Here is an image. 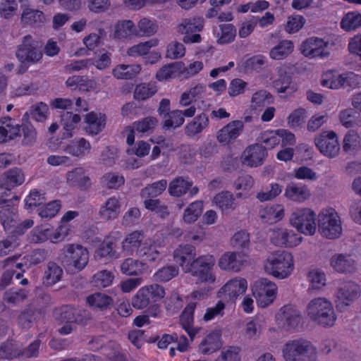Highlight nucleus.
I'll use <instances>...</instances> for the list:
<instances>
[{
	"mask_svg": "<svg viewBox=\"0 0 361 361\" xmlns=\"http://www.w3.org/2000/svg\"><path fill=\"white\" fill-rule=\"evenodd\" d=\"M306 312L311 321L324 328L333 327L337 320L333 303L324 297L312 299L307 305Z\"/></svg>",
	"mask_w": 361,
	"mask_h": 361,
	"instance_id": "1",
	"label": "nucleus"
},
{
	"mask_svg": "<svg viewBox=\"0 0 361 361\" xmlns=\"http://www.w3.org/2000/svg\"><path fill=\"white\" fill-rule=\"evenodd\" d=\"M265 272L279 279L288 278L294 270L292 255L285 250L271 253L264 262Z\"/></svg>",
	"mask_w": 361,
	"mask_h": 361,
	"instance_id": "2",
	"label": "nucleus"
},
{
	"mask_svg": "<svg viewBox=\"0 0 361 361\" xmlns=\"http://www.w3.org/2000/svg\"><path fill=\"white\" fill-rule=\"evenodd\" d=\"M55 319L64 325L59 329L61 335H68L76 329V324H85L91 319L90 313L82 309L63 306L54 311Z\"/></svg>",
	"mask_w": 361,
	"mask_h": 361,
	"instance_id": "3",
	"label": "nucleus"
},
{
	"mask_svg": "<svg viewBox=\"0 0 361 361\" xmlns=\"http://www.w3.org/2000/svg\"><path fill=\"white\" fill-rule=\"evenodd\" d=\"M282 353L285 361H312L316 357L317 348L310 341L298 338L288 341Z\"/></svg>",
	"mask_w": 361,
	"mask_h": 361,
	"instance_id": "4",
	"label": "nucleus"
},
{
	"mask_svg": "<svg viewBox=\"0 0 361 361\" xmlns=\"http://www.w3.org/2000/svg\"><path fill=\"white\" fill-rule=\"evenodd\" d=\"M318 231L328 239L338 238L342 234L341 219L332 208L322 210L318 214Z\"/></svg>",
	"mask_w": 361,
	"mask_h": 361,
	"instance_id": "5",
	"label": "nucleus"
},
{
	"mask_svg": "<svg viewBox=\"0 0 361 361\" xmlns=\"http://www.w3.org/2000/svg\"><path fill=\"white\" fill-rule=\"evenodd\" d=\"M16 56L21 63L30 66L39 63L43 53L38 42L30 35H27L18 46Z\"/></svg>",
	"mask_w": 361,
	"mask_h": 361,
	"instance_id": "6",
	"label": "nucleus"
},
{
	"mask_svg": "<svg viewBox=\"0 0 361 361\" xmlns=\"http://www.w3.org/2000/svg\"><path fill=\"white\" fill-rule=\"evenodd\" d=\"M61 260L67 266H72L81 271L87 264L89 252L87 250L79 244L71 243L66 245L61 250Z\"/></svg>",
	"mask_w": 361,
	"mask_h": 361,
	"instance_id": "7",
	"label": "nucleus"
},
{
	"mask_svg": "<svg viewBox=\"0 0 361 361\" xmlns=\"http://www.w3.org/2000/svg\"><path fill=\"white\" fill-rule=\"evenodd\" d=\"M316 214L309 208L297 209L290 216V225L298 231L308 235L316 233Z\"/></svg>",
	"mask_w": 361,
	"mask_h": 361,
	"instance_id": "8",
	"label": "nucleus"
},
{
	"mask_svg": "<svg viewBox=\"0 0 361 361\" xmlns=\"http://www.w3.org/2000/svg\"><path fill=\"white\" fill-rule=\"evenodd\" d=\"M215 262L213 255H202L195 259L185 272L190 273L192 276H196L201 282L214 283L216 276L212 273V269Z\"/></svg>",
	"mask_w": 361,
	"mask_h": 361,
	"instance_id": "9",
	"label": "nucleus"
},
{
	"mask_svg": "<svg viewBox=\"0 0 361 361\" xmlns=\"http://www.w3.org/2000/svg\"><path fill=\"white\" fill-rule=\"evenodd\" d=\"M204 27V19L200 17L183 18L176 27L177 32L183 35V42L185 44L199 43L202 40L198 33Z\"/></svg>",
	"mask_w": 361,
	"mask_h": 361,
	"instance_id": "10",
	"label": "nucleus"
},
{
	"mask_svg": "<svg viewBox=\"0 0 361 361\" xmlns=\"http://www.w3.org/2000/svg\"><path fill=\"white\" fill-rule=\"evenodd\" d=\"M360 295L358 284L352 281H344L339 283L334 294L336 307L344 310L350 306Z\"/></svg>",
	"mask_w": 361,
	"mask_h": 361,
	"instance_id": "11",
	"label": "nucleus"
},
{
	"mask_svg": "<svg viewBox=\"0 0 361 361\" xmlns=\"http://www.w3.org/2000/svg\"><path fill=\"white\" fill-rule=\"evenodd\" d=\"M252 290L257 304L262 307H265L275 299L277 286L269 279L261 278L254 283Z\"/></svg>",
	"mask_w": 361,
	"mask_h": 361,
	"instance_id": "12",
	"label": "nucleus"
},
{
	"mask_svg": "<svg viewBox=\"0 0 361 361\" xmlns=\"http://www.w3.org/2000/svg\"><path fill=\"white\" fill-rule=\"evenodd\" d=\"M314 143L319 152L329 158H335L340 152L338 137L334 131L321 133L315 137Z\"/></svg>",
	"mask_w": 361,
	"mask_h": 361,
	"instance_id": "13",
	"label": "nucleus"
},
{
	"mask_svg": "<svg viewBox=\"0 0 361 361\" xmlns=\"http://www.w3.org/2000/svg\"><path fill=\"white\" fill-rule=\"evenodd\" d=\"M329 42L318 37H310L302 42L301 53L309 58H326L329 56Z\"/></svg>",
	"mask_w": 361,
	"mask_h": 361,
	"instance_id": "14",
	"label": "nucleus"
},
{
	"mask_svg": "<svg viewBox=\"0 0 361 361\" xmlns=\"http://www.w3.org/2000/svg\"><path fill=\"white\" fill-rule=\"evenodd\" d=\"M248 264V255L243 252H226L219 258L218 266L221 270L238 272Z\"/></svg>",
	"mask_w": 361,
	"mask_h": 361,
	"instance_id": "15",
	"label": "nucleus"
},
{
	"mask_svg": "<svg viewBox=\"0 0 361 361\" xmlns=\"http://www.w3.org/2000/svg\"><path fill=\"white\" fill-rule=\"evenodd\" d=\"M276 318L281 327L286 331L298 329L302 325L303 318L300 312L290 306L283 307Z\"/></svg>",
	"mask_w": 361,
	"mask_h": 361,
	"instance_id": "16",
	"label": "nucleus"
},
{
	"mask_svg": "<svg viewBox=\"0 0 361 361\" xmlns=\"http://www.w3.org/2000/svg\"><path fill=\"white\" fill-rule=\"evenodd\" d=\"M302 236L293 230L285 228L274 229L271 232V241L277 246L295 247L302 242Z\"/></svg>",
	"mask_w": 361,
	"mask_h": 361,
	"instance_id": "17",
	"label": "nucleus"
},
{
	"mask_svg": "<svg viewBox=\"0 0 361 361\" xmlns=\"http://www.w3.org/2000/svg\"><path fill=\"white\" fill-rule=\"evenodd\" d=\"M66 179L70 186L80 190H87L92 186L89 171L82 166H78L68 171L66 174Z\"/></svg>",
	"mask_w": 361,
	"mask_h": 361,
	"instance_id": "18",
	"label": "nucleus"
},
{
	"mask_svg": "<svg viewBox=\"0 0 361 361\" xmlns=\"http://www.w3.org/2000/svg\"><path fill=\"white\" fill-rule=\"evenodd\" d=\"M20 124L10 116H4L0 118V144L10 140L20 138Z\"/></svg>",
	"mask_w": 361,
	"mask_h": 361,
	"instance_id": "19",
	"label": "nucleus"
},
{
	"mask_svg": "<svg viewBox=\"0 0 361 361\" xmlns=\"http://www.w3.org/2000/svg\"><path fill=\"white\" fill-rule=\"evenodd\" d=\"M247 287V281L240 277H235L228 281L219 291V296L228 300H234L245 292Z\"/></svg>",
	"mask_w": 361,
	"mask_h": 361,
	"instance_id": "20",
	"label": "nucleus"
},
{
	"mask_svg": "<svg viewBox=\"0 0 361 361\" xmlns=\"http://www.w3.org/2000/svg\"><path fill=\"white\" fill-rule=\"evenodd\" d=\"M266 156L264 147L258 144L250 145L243 153V163L250 167H257L263 164Z\"/></svg>",
	"mask_w": 361,
	"mask_h": 361,
	"instance_id": "21",
	"label": "nucleus"
},
{
	"mask_svg": "<svg viewBox=\"0 0 361 361\" xmlns=\"http://www.w3.org/2000/svg\"><path fill=\"white\" fill-rule=\"evenodd\" d=\"M244 123L242 121H233L219 130L216 138L220 143L228 144L242 133Z\"/></svg>",
	"mask_w": 361,
	"mask_h": 361,
	"instance_id": "22",
	"label": "nucleus"
},
{
	"mask_svg": "<svg viewBox=\"0 0 361 361\" xmlns=\"http://www.w3.org/2000/svg\"><path fill=\"white\" fill-rule=\"evenodd\" d=\"M333 269L341 274L353 273L357 269L355 261L349 255L335 254L330 259Z\"/></svg>",
	"mask_w": 361,
	"mask_h": 361,
	"instance_id": "23",
	"label": "nucleus"
},
{
	"mask_svg": "<svg viewBox=\"0 0 361 361\" xmlns=\"http://www.w3.org/2000/svg\"><path fill=\"white\" fill-rule=\"evenodd\" d=\"M195 248L190 245H180L173 252V259L185 272L195 260Z\"/></svg>",
	"mask_w": 361,
	"mask_h": 361,
	"instance_id": "24",
	"label": "nucleus"
},
{
	"mask_svg": "<svg viewBox=\"0 0 361 361\" xmlns=\"http://www.w3.org/2000/svg\"><path fill=\"white\" fill-rule=\"evenodd\" d=\"M196 307V302H190L185 307L180 314V322L182 328L188 333L190 340L192 341L195 335L199 332L200 329L193 326L194 311Z\"/></svg>",
	"mask_w": 361,
	"mask_h": 361,
	"instance_id": "25",
	"label": "nucleus"
},
{
	"mask_svg": "<svg viewBox=\"0 0 361 361\" xmlns=\"http://www.w3.org/2000/svg\"><path fill=\"white\" fill-rule=\"evenodd\" d=\"M311 195L310 189L302 183H290L285 189L284 196L290 201L303 202Z\"/></svg>",
	"mask_w": 361,
	"mask_h": 361,
	"instance_id": "26",
	"label": "nucleus"
},
{
	"mask_svg": "<svg viewBox=\"0 0 361 361\" xmlns=\"http://www.w3.org/2000/svg\"><path fill=\"white\" fill-rule=\"evenodd\" d=\"M106 121L105 114L91 111L85 115V131L92 135L99 134L104 128Z\"/></svg>",
	"mask_w": 361,
	"mask_h": 361,
	"instance_id": "27",
	"label": "nucleus"
},
{
	"mask_svg": "<svg viewBox=\"0 0 361 361\" xmlns=\"http://www.w3.org/2000/svg\"><path fill=\"white\" fill-rule=\"evenodd\" d=\"M90 142L83 137L73 140L63 148L65 152L77 158L85 157L90 153Z\"/></svg>",
	"mask_w": 361,
	"mask_h": 361,
	"instance_id": "28",
	"label": "nucleus"
},
{
	"mask_svg": "<svg viewBox=\"0 0 361 361\" xmlns=\"http://www.w3.org/2000/svg\"><path fill=\"white\" fill-rule=\"evenodd\" d=\"M121 212V204L118 199L111 197L101 206L99 211V216L104 221H110L116 219Z\"/></svg>",
	"mask_w": 361,
	"mask_h": 361,
	"instance_id": "29",
	"label": "nucleus"
},
{
	"mask_svg": "<svg viewBox=\"0 0 361 361\" xmlns=\"http://www.w3.org/2000/svg\"><path fill=\"white\" fill-rule=\"evenodd\" d=\"M86 302L94 310L104 311L113 306L114 300L104 293L95 292L87 296Z\"/></svg>",
	"mask_w": 361,
	"mask_h": 361,
	"instance_id": "30",
	"label": "nucleus"
},
{
	"mask_svg": "<svg viewBox=\"0 0 361 361\" xmlns=\"http://www.w3.org/2000/svg\"><path fill=\"white\" fill-rule=\"evenodd\" d=\"M161 247L160 244H158L150 238H147L142 243L137 255L144 260L154 262L159 258V249Z\"/></svg>",
	"mask_w": 361,
	"mask_h": 361,
	"instance_id": "31",
	"label": "nucleus"
},
{
	"mask_svg": "<svg viewBox=\"0 0 361 361\" xmlns=\"http://www.w3.org/2000/svg\"><path fill=\"white\" fill-rule=\"evenodd\" d=\"M213 202L224 213L231 212L237 206L233 194L228 191L216 194L213 199Z\"/></svg>",
	"mask_w": 361,
	"mask_h": 361,
	"instance_id": "32",
	"label": "nucleus"
},
{
	"mask_svg": "<svg viewBox=\"0 0 361 361\" xmlns=\"http://www.w3.org/2000/svg\"><path fill=\"white\" fill-rule=\"evenodd\" d=\"M147 266L138 259H126L121 264V271L128 276H138L147 271Z\"/></svg>",
	"mask_w": 361,
	"mask_h": 361,
	"instance_id": "33",
	"label": "nucleus"
},
{
	"mask_svg": "<svg viewBox=\"0 0 361 361\" xmlns=\"http://www.w3.org/2000/svg\"><path fill=\"white\" fill-rule=\"evenodd\" d=\"M25 181V175L19 168H13L4 173L1 183L12 190L13 188L22 185Z\"/></svg>",
	"mask_w": 361,
	"mask_h": 361,
	"instance_id": "34",
	"label": "nucleus"
},
{
	"mask_svg": "<svg viewBox=\"0 0 361 361\" xmlns=\"http://www.w3.org/2000/svg\"><path fill=\"white\" fill-rule=\"evenodd\" d=\"M20 145L25 147L34 146L37 141V131L31 123L20 124Z\"/></svg>",
	"mask_w": 361,
	"mask_h": 361,
	"instance_id": "35",
	"label": "nucleus"
},
{
	"mask_svg": "<svg viewBox=\"0 0 361 361\" xmlns=\"http://www.w3.org/2000/svg\"><path fill=\"white\" fill-rule=\"evenodd\" d=\"M221 348L220 334L212 332L200 343L199 352L203 355L212 354Z\"/></svg>",
	"mask_w": 361,
	"mask_h": 361,
	"instance_id": "36",
	"label": "nucleus"
},
{
	"mask_svg": "<svg viewBox=\"0 0 361 361\" xmlns=\"http://www.w3.org/2000/svg\"><path fill=\"white\" fill-rule=\"evenodd\" d=\"M63 275V269L56 263L48 262L43 276V283L51 286L58 283Z\"/></svg>",
	"mask_w": 361,
	"mask_h": 361,
	"instance_id": "37",
	"label": "nucleus"
},
{
	"mask_svg": "<svg viewBox=\"0 0 361 361\" xmlns=\"http://www.w3.org/2000/svg\"><path fill=\"white\" fill-rule=\"evenodd\" d=\"M192 185V181L189 180L188 178H184L182 176H179L175 178L170 182L168 191L171 196L178 197L185 195Z\"/></svg>",
	"mask_w": 361,
	"mask_h": 361,
	"instance_id": "38",
	"label": "nucleus"
},
{
	"mask_svg": "<svg viewBox=\"0 0 361 361\" xmlns=\"http://www.w3.org/2000/svg\"><path fill=\"white\" fill-rule=\"evenodd\" d=\"M167 181L166 180L161 179L156 181L152 184L147 185L146 187L140 190V195L147 200V199H154L159 196L166 189Z\"/></svg>",
	"mask_w": 361,
	"mask_h": 361,
	"instance_id": "39",
	"label": "nucleus"
},
{
	"mask_svg": "<svg viewBox=\"0 0 361 361\" xmlns=\"http://www.w3.org/2000/svg\"><path fill=\"white\" fill-rule=\"evenodd\" d=\"M144 234L140 231H134L126 236L123 240V249L129 253H138L142 243L144 242Z\"/></svg>",
	"mask_w": 361,
	"mask_h": 361,
	"instance_id": "40",
	"label": "nucleus"
},
{
	"mask_svg": "<svg viewBox=\"0 0 361 361\" xmlns=\"http://www.w3.org/2000/svg\"><path fill=\"white\" fill-rule=\"evenodd\" d=\"M274 89L279 93L287 92L290 94L297 90V87L292 82V78L286 72H281L277 79L273 82Z\"/></svg>",
	"mask_w": 361,
	"mask_h": 361,
	"instance_id": "41",
	"label": "nucleus"
},
{
	"mask_svg": "<svg viewBox=\"0 0 361 361\" xmlns=\"http://www.w3.org/2000/svg\"><path fill=\"white\" fill-rule=\"evenodd\" d=\"M141 71L139 64H121L114 68L112 73L115 78L120 80H129L135 77Z\"/></svg>",
	"mask_w": 361,
	"mask_h": 361,
	"instance_id": "42",
	"label": "nucleus"
},
{
	"mask_svg": "<svg viewBox=\"0 0 361 361\" xmlns=\"http://www.w3.org/2000/svg\"><path fill=\"white\" fill-rule=\"evenodd\" d=\"M209 124V118L206 114H202L196 116L185 128V133L188 137H193L201 133Z\"/></svg>",
	"mask_w": 361,
	"mask_h": 361,
	"instance_id": "43",
	"label": "nucleus"
},
{
	"mask_svg": "<svg viewBox=\"0 0 361 361\" xmlns=\"http://www.w3.org/2000/svg\"><path fill=\"white\" fill-rule=\"evenodd\" d=\"M294 45L290 40H281L269 51L272 59L281 60L286 58L293 51Z\"/></svg>",
	"mask_w": 361,
	"mask_h": 361,
	"instance_id": "44",
	"label": "nucleus"
},
{
	"mask_svg": "<svg viewBox=\"0 0 361 361\" xmlns=\"http://www.w3.org/2000/svg\"><path fill=\"white\" fill-rule=\"evenodd\" d=\"M182 68L183 64L180 62L165 65L157 72L156 78L159 81L174 78L182 72Z\"/></svg>",
	"mask_w": 361,
	"mask_h": 361,
	"instance_id": "45",
	"label": "nucleus"
},
{
	"mask_svg": "<svg viewBox=\"0 0 361 361\" xmlns=\"http://www.w3.org/2000/svg\"><path fill=\"white\" fill-rule=\"evenodd\" d=\"M18 219V211L14 207H3L0 210V223L2 224L6 231L15 227L17 224Z\"/></svg>",
	"mask_w": 361,
	"mask_h": 361,
	"instance_id": "46",
	"label": "nucleus"
},
{
	"mask_svg": "<svg viewBox=\"0 0 361 361\" xmlns=\"http://www.w3.org/2000/svg\"><path fill=\"white\" fill-rule=\"evenodd\" d=\"M343 75V73L339 74L332 71H326L322 76L321 85L330 89L344 87Z\"/></svg>",
	"mask_w": 361,
	"mask_h": 361,
	"instance_id": "47",
	"label": "nucleus"
},
{
	"mask_svg": "<svg viewBox=\"0 0 361 361\" xmlns=\"http://www.w3.org/2000/svg\"><path fill=\"white\" fill-rule=\"evenodd\" d=\"M22 21L33 27H40L45 22V16L42 11L26 8L21 17Z\"/></svg>",
	"mask_w": 361,
	"mask_h": 361,
	"instance_id": "48",
	"label": "nucleus"
},
{
	"mask_svg": "<svg viewBox=\"0 0 361 361\" xmlns=\"http://www.w3.org/2000/svg\"><path fill=\"white\" fill-rule=\"evenodd\" d=\"M343 142V151L348 154L356 152L361 148V138L354 130H350L345 134Z\"/></svg>",
	"mask_w": 361,
	"mask_h": 361,
	"instance_id": "49",
	"label": "nucleus"
},
{
	"mask_svg": "<svg viewBox=\"0 0 361 361\" xmlns=\"http://www.w3.org/2000/svg\"><path fill=\"white\" fill-rule=\"evenodd\" d=\"M283 216L284 210L280 204L267 207L261 212V217L269 224L276 223L281 220Z\"/></svg>",
	"mask_w": 361,
	"mask_h": 361,
	"instance_id": "50",
	"label": "nucleus"
},
{
	"mask_svg": "<svg viewBox=\"0 0 361 361\" xmlns=\"http://www.w3.org/2000/svg\"><path fill=\"white\" fill-rule=\"evenodd\" d=\"M114 279V274L108 270H102L97 271L93 275L91 283L94 286L102 288H106L112 284Z\"/></svg>",
	"mask_w": 361,
	"mask_h": 361,
	"instance_id": "51",
	"label": "nucleus"
},
{
	"mask_svg": "<svg viewBox=\"0 0 361 361\" xmlns=\"http://www.w3.org/2000/svg\"><path fill=\"white\" fill-rule=\"evenodd\" d=\"M51 226L49 225H41L34 228L30 234V240L34 243L45 242L50 238Z\"/></svg>",
	"mask_w": 361,
	"mask_h": 361,
	"instance_id": "52",
	"label": "nucleus"
},
{
	"mask_svg": "<svg viewBox=\"0 0 361 361\" xmlns=\"http://www.w3.org/2000/svg\"><path fill=\"white\" fill-rule=\"evenodd\" d=\"M157 92L155 82L142 83L136 86L134 91V98L137 100H145L153 96Z\"/></svg>",
	"mask_w": 361,
	"mask_h": 361,
	"instance_id": "53",
	"label": "nucleus"
},
{
	"mask_svg": "<svg viewBox=\"0 0 361 361\" xmlns=\"http://www.w3.org/2000/svg\"><path fill=\"white\" fill-rule=\"evenodd\" d=\"M157 39H151L145 42H141L130 47L127 50V54L133 57L142 56L149 54V49L157 45Z\"/></svg>",
	"mask_w": 361,
	"mask_h": 361,
	"instance_id": "54",
	"label": "nucleus"
},
{
	"mask_svg": "<svg viewBox=\"0 0 361 361\" xmlns=\"http://www.w3.org/2000/svg\"><path fill=\"white\" fill-rule=\"evenodd\" d=\"M203 209V202L195 201L190 204L185 209L183 214V220L185 222L190 224L193 223L201 215Z\"/></svg>",
	"mask_w": 361,
	"mask_h": 361,
	"instance_id": "55",
	"label": "nucleus"
},
{
	"mask_svg": "<svg viewBox=\"0 0 361 361\" xmlns=\"http://www.w3.org/2000/svg\"><path fill=\"white\" fill-rule=\"evenodd\" d=\"M310 288L319 290L326 284V276L324 271L319 269H312L307 274Z\"/></svg>",
	"mask_w": 361,
	"mask_h": 361,
	"instance_id": "56",
	"label": "nucleus"
},
{
	"mask_svg": "<svg viewBox=\"0 0 361 361\" xmlns=\"http://www.w3.org/2000/svg\"><path fill=\"white\" fill-rule=\"evenodd\" d=\"M61 125L65 130L67 131V137H72L71 131L77 124L80 121V116L78 114H73L70 111L63 112L61 116Z\"/></svg>",
	"mask_w": 361,
	"mask_h": 361,
	"instance_id": "57",
	"label": "nucleus"
},
{
	"mask_svg": "<svg viewBox=\"0 0 361 361\" xmlns=\"http://www.w3.org/2000/svg\"><path fill=\"white\" fill-rule=\"evenodd\" d=\"M135 35V27L133 21L123 20L116 25L114 35L116 38H126Z\"/></svg>",
	"mask_w": 361,
	"mask_h": 361,
	"instance_id": "58",
	"label": "nucleus"
},
{
	"mask_svg": "<svg viewBox=\"0 0 361 361\" xmlns=\"http://www.w3.org/2000/svg\"><path fill=\"white\" fill-rule=\"evenodd\" d=\"M136 131L142 133H151L158 124V120L153 116H147L133 123Z\"/></svg>",
	"mask_w": 361,
	"mask_h": 361,
	"instance_id": "59",
	"label": "nucleus"
},
{
	"mask_svg": "<svg viewBox=\"0 0 361 361\" xmlns=\"http://www.w3.org/2000/svg\"><path fill=\"white\" fill-rule=\"evenodd\" d=\"M143 203L147 209L154 212L161 218H166L169 214L168 207L158 199H147Z\"/></svg>",
	"mask_w": 361,
	"mask_h": 361,
	"instance_id": "60",
	"label": "nucleus"
},
{
	"mask_svg": "<svg viewBox=\"0 0 361 361\" xmlns=\"http://www.w3.org/2000/svg\"><path fill=\"white\" fill-rule=\"evenodd\" d=\"M361 25V13L357 12L348 13L341 22V27L346 31L355 30Z\"/></svg>",
	"mask_w": 361,
	"mask_h": 361,
	"instance_id": "61",
	"label": "nucleus"
},
{
	"mask_svg": "<svg viewBox=\"0 0 361 361\" xmlns=\"http://www.w3.org/2000/svg\"><path fill=\"white\" fill-rule=\"evenodd\" d=\"M61 208V203L59 200H54L49 203L41 205L37 209L39 216L42 219H49L54 217Z\"/></svg>",
	"mask_w": 361,
	"mask_h": 361,
	"instance_id": "62",
	"label": "nucleus"
},
{
	"mask_svg": "<svg viewBox=\"0 0 361 361\" xmlns=\"http://www.w3.org/2000/svg\"><path fill=\"white\" fill-rule=\"evenodd\" d=\"M18 245V237L14 233L3 238L0 240V257L9 255L14 251Z\"/></svg>",
	"mask_w": 361,
	"mask_h": 361,
	"instance_id": "63",
	"label": "nucleus"
},
{
	"mask_svg": "<svg viewBox=\"0 0 361 361\" xmlns=\"http://www.w3.org/2000/svg\"><path fill=\"white\" fill-rule=\"evenodd\" d=\"M240 348L236 346L224 348L214 361H241Z\"/></svg>",
	"mask_w": 361,
	"mask_h": 361,
	"instance_id": "64",
	"label": "nucleus"
}]
</instances>
